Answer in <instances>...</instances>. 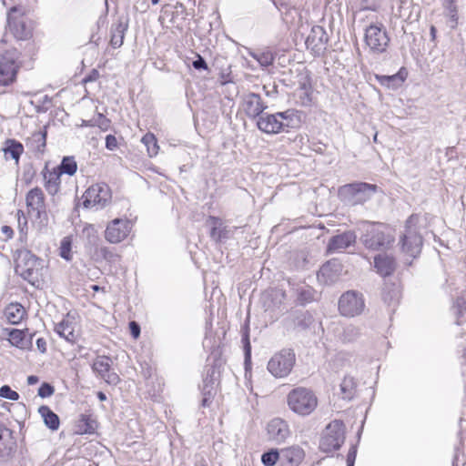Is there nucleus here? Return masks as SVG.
<instances>
[{
    "label": "nucleus",
    "instance_id": "c9c22d12",
    "mask_svg": "<svg viewBox=\"0 0 466 466\" xmlns=\"http://www.w3.org/2000/svg\"><path fill=\"white\" fill-rule=\"evenodd\" d=\"M28 145L32 150L43 153L46 145V131H37L33 133L28 139Z\"/></svg>",
    "mask_w": 466,
    "mask_h": 466
},
{
    "label": "nucleus",
    "instance_id": "b1692460",
    "mask_svg": "<svg viewBox=\"0 0 466 466\" xmlns=\"http://www.w3.org/2000/svg\"><path fill=\"white\" fill-rule=\"evenodd\" d=\"M279 118L282 126L283 132H289V129H295L301 125V113L296 109H287L279 112Z\"/></svg>",
    "mask_w": 466,
    "mask_h": 466
},
{
    "label": "nucleus",
    "instance_id": "f704fd0d",
    "mask_svg": "<svg viewBox=\"0 0 466 466\" xmlns=\"http://www.w3.org/2000/svg\"><path fill=\"white\" fill-rule=\"evenodd\" d=\"M60 177L61 174L57 170L49 171L44 175L45 187L47 192L51 195H55L58 192L60 187Z\"/></svg>",
    "mask_w": 466,
    "mask_h": 466
},
{
    "label": "nucleus",
    "instance_id": "f257e3e1",
    "mask_svg": "<svg viewBox=\"0 0 466 466\" xmlns=\"http://www.w3.org/2000/svg\"><path fill=\"white\" fill-rule=\"evenodd\" d=\"M287 403L294 413L308 416L316 410L318 398L310 389L298 387L289 392Z\"/></svg>",
    "mask_w": 466,
    "mask_h": 466
},
{
    "label": "nucleus",
    "instance_id": "4c0bfd02",
    "mask_svg": "<svg viewBox=\"0 0 466 466\" xmlns=\"http://www.w3.org/2000/svg\"><path fill=\"white\" fill-rule=\"evenodd\" d=\"M57 171L62 174L73 176L77 170V164L74 157H64Z\"/></svg>",
    "mask_w": 466,
    "mask_h": 466
},
{
    "label": "nucleus",
    "instance_id": "e433bc0d",
    "mask_svg": "<svg viewBox=\"0 0 466 466\" xmlns=\"http://www.w3.org/2000/svg\"><path fill=\"white\" fill-rule=\"evenodd\" d=\"M241 341L245 352V363L250 360L251 358V345L249 340V319L247 318L245 323L241 327Z\"/></svg>",
    "mask_w": 466,
    "mask_h": 466
},
{
    "label": "nucleus",
    "instance_id": "4468645a",
    "mask_svg": "<svg viewBox=\"0 0 466 466\" xmlns=\"http://www.w3.org/2000/svg\"><path fill=\"white\" fill-rule=\"evenodd\" d=\"M92 370L97 377L107 384L116 385L120 379L116 372L111 371V360L106 356H98L92 364Z\"/></svg>",
    "mask_w": 466,
    "mask_h": 466
},
{
    "label": "nucleus",
    "instance_id": "9b49d317",
    "mask_svg": "<svg viewBox=\"0 0 466 466\" xmlns=\"http://www.w3.org/2000/svg\"><path fill=\"white\" fill-rule=\"evenodd\" d=\"M364 308L363 295L355 290L344 292L339 299V310L345 317L358 316L364 310Z\"/></svg>",
    "mask_w": 466,
    "mask_h": 466
},
{
    "label": "nucleus",
    "instance_id": "338daca9",
    "mask_svg": "<svg viewBox=\"0 0 466 466\" xmlns=\"http://www.w3.org/2000/svg\"><path fill=\"white\" fill-rule=\"evenodd\" d=\"M97 398H98V399H99V400H101V401H104V400H106V394H105L104 392H102V391H98V392H97Z\"/></svg>",
    "mask_w": 466,
    "mask_h": 466
},
{
    "label": "nucleus",
    "instance_id": "13d9d810",
    "mask_svg": "<svg viewBox=\"0 0 466 466\" xmlns=\"http://www.w3.org/2000/svg\"><path fill=\"white\" fill-rule=\"evenodd\" d=\"M129 329L131 335L137 339L140 335V326L136 321H131L129 323Z\"/></svg>",
    "mask_w": 466,
    "mask_h": 466
},
{
    "label": "nucleus",
    "instance_id": "c85d7f7f",
    "mask_svg": "<svg viewBox=\"0 0 466 466\" xmlns=\"http://www.w3.org/2000/svg\"><path fill=\"white\" fill-rule=\"evenodd\" d=\"M339 396L346 400H351L357 391V381L351 376H345L339 385Z\"/></svg>",
    "mask_w": 466,
    "mask_h": 466
},
{
    "label": "nucleus",
    "instance_id": "774afa93",
    "mask_svg": "<svg viewBox=\"0 0 466 466\" xmlns=\"http://www.w3.org/2000/svg\"><path fill=\"white\" fill-rule=\"evenodd\" d=\"M175 8L176 9H181V11H185V9H186L184 5L181 4V3H177V5H175Z\"/></svg>",
    "mask_w": 466,
    "mask_h": 466
},
{
    "label": "nucleus",
    "instance_id": "79ce46f5",
    "mask_svg": "<svg viewBox=\"0 0 466 466\" xmlns=\"http://www.w3.org/2000/svg\"><path fill=\"white\" fill-rule=\"evenodd\" d=\"M202 400L201 406L206 408L209 407L214 400V397L217 394L216 388H212L211 386L206 385L201 387Z\"/></svg>",
    "mask_w": 466,
    "mask_h": 466
},
{
    "label": "nucleus",
    "instance_id": "4d7b16f0",
    "mask_svg": "<svg viewBox=\"0 0 466 466\" xmlns=\"http://www.w3.org/2000/svg\"><path fill=\"white\" fill-rule=\"evenodd\" d=\"M106 147L108 150H115L117 147V140L115 136L107 135L106 137Z\"/></svg>",
    "mask_w": 466,
    "mask_h": 466
},
{
    "label": "nucleus",
    "instance_id": "e2e57ef3",
    "mask_svg": "<svg viewBox=\"0 0 466 466\" xmlns=\"http://www.w3.org/2000/svg\"><path fill=\"white\" fill-rule=\"evenodd\" d=\"M2 232L5 233L7 238H12L13 235V229L8 226L2 227Z\"/></svg>",
    "mask_w": 466,
    "mask_h": 466
},
{
    "label": "nucleus",
    "instance_id": "39448f33",
    "mask_svg": "<svg viewBox=\"0 0 466 466\" xmlns=\"http://www.w3.org/2000/svg\"><path fill=\"white\" fill-rule=\"evenodd\" d=\"M345 441V427L339 420L328 424L319 441V449L323 452L339 450Z\"/></svg>",
    "mask_w": 466,
    "mask_h": 466
},
{
    "label": "nucleus",
    "instance_id": "bf43d9fd",
    "mask_svg": "<svg viewBox=\"0 0 466 466\" xmlns=\"http://www.w3.org/2000/svg\"><path fill=\"white\" fill-rule=\"evenodd\" d=\"M36 347L40 352L45 353L46 351V341L43 338L36 339Z\"/></svg>",
    "mask_w": 466,
    "mask_h": 466
},
{
    "label": "nucleus",
    "instance_id": "cd10ccee",
    "mask_svg": "<svg viewBox=\"0 0 466 466\" xmlns=\"http://www.w3.org/2000/svg\"><path fill=\"white\" fill-rule=\"evenodd\" d=\"M4 313L8 323L16 325L25 316V309L20 303H10L5 307Z\"/></svg>",
    "mask_w": 466,
    "mask_h": 466
},
{
    "label": "nucleus",
    "instance_id": "dca6fc26",
    "mask_svg": "<svg viewBox=\"0 0 466 466\" xmlns=\"http://www.w3.org/2000/svg\"><path fill=\"white\" fill-rule=\"evenodd\" d=\"M243 108L246 115L251 119H258L268 108L261 96L256 93H248L243 96Z\"/></svg>",
    "mask_w": 466,
    "mask_h": 466
},
{
    "label": "nucleus",
    "instance_id": "c03bdc74",
    "mask_svg": "<svg viewBox=\"0 0 466 466\" xmlns=\"http://www.w3.org/2000/svg\"><path fill=\"white\" fill-rule=\"evenodd\" d=\"M8 340L9 342L17 348H23V341L25 339V334L20 329H12L8 332Z\"/></svg>",
    "mask_w": 466,
    "mask_h": 466
},
{
    "label": "nucleus",
    "instance_id": "bb28decb",
    "mask_svg": "<svg viewBox=\"0 0 466 466\" xmlns=\"http://www.w3.org/2000/svg\"><path fill=\"white\" fill-rule=\"evenodd\" d=\"M407 73L404 68H400V71L391 76H377V79L381 86H384L390 89L399 88L405 81Z\"/></svg>",
    "mask_w": 466,
    "mask_h": 466
},
{
    "label": "nucleus",
    "instance_id": "0e129e2a",
    "mask_svg": "<svg viewBox=\"0 0 466 466\" xmlns=\"http://www.w3.org/2000/svg\"><path fill=\"white\" fill-rule=\"evenodd\" d=\"M436 34H437L436 27L434 25H431L430 28V35H431V38L432 41H434L436 39Z\"/></svg>",
    "mask_w": 466,
    "mask_h": 466
},
{
    "label": "nucleus",
    "instance_id": "864d4df0",
    "mask_svg": "<svg viewBox=\"0 0 466 466\" xmlns=\"http://www.w3.org/2000/svg\"><path fill=\"white\" fill-rule=\"evenodd\" d=\"M100 77V74L97 69H92L82 80L84 85L91 82H96Z\"/></svg>",
    "mask_w": 466,
    "mask_h": 466
},
{
    "label": "nucleus",
    "instance_id": "69168bd1",
    "mask_svg": "<svg viewBox=\"0 0 466 466\" xmlns=\"http://www.w3.org/2000/svg\"><path fill=\"white\" fill-rule=\"evenodd\" d=\"M38 381V378L36 376L31 375L27 378V382L29 385H34Z\"/></svg>",
    "mask_w": 466,
    "mask_h": 466
},
{
    "label": "nucleus",
    "instance_id": "f03ea898",
    "mask_svg": "<svg viewBox=\"0 0 466 466\" xmlns=\"http://www.w3.org/2000/svg\"><path fill=\"white\" fill-rule=\"evenodd\" d=\"M377 190L378 187L375 184L355 182L341 186L339 188L338 194L344 203L356 206L362 205L370 200Z\"/></svg>",
    "mask_w": 466,
    "mask_h": 466
},
{
    "label": "nucleus",
    "instance_id": "f3484780",
    "mask_svg": "<svg viewBox=\"0 0 466 466\" xmlns=\"http://www.w3.org/2000/svg\"><path fill=\"white\" fill-rule=\"evenodd\" d=\"M356 239L357 236L354 231H344L329 238L327 250L329 253H341L348 248L354 246Z\"/></svg>",
    "mask_w": 466,
    "mask_h": 466
},
{
    "label": "nucleus",
    "instance_id": "a19ab883",
    "mask_svg": "<svg viewBox=\"0 0 466 466\" xmlns=\"http://www.w3.org/2000/svg\"><path fill=\"white\" fill-rule=\"evenodd\" d=\"M141 142L147 147L149 157H154L158 152V145L156 137L152 133H147L141 139Z\"/></svg>",
    "mask_w": 466,
    "mask_h": 466
},
{
    "label": "nucleus",
    "instance_id": "ea45409f",
    "mask_svg": "<svg viewBox=\"0 0 466 466\" xmlns=\"http://www.w3.org/2000/svg\"><path fill=\"white\" fill-rule=\"evenodd\" d=\"M250 56L256 59L263 67H268L273 64L275 56L270 50L253 52Z\"/></svg>",
    "mask_w": 466,
    "mask_h": 466
},
{
    "label": "nucleus",
    "instance_id": "8fccbe9b",
    "mask_svg": "<svg viewBox=\"0 0 466 466\" xmlns=\"http://www.w3.org/2000/svg\"><path fill=\"white\" fill-rule=\"evenodd\" d=\"M82 234L88 239L89 243H94L97 238V231L93 225H86Z\"/></svg>",
    "mask_w": 466,
    "mask_h": 466
},
{
    "label": "nucleus",
    "instance_id": "aec40b11",
    "mask_svg": "<svg viewBox=\"0 0 466 466\" xmlns=\"http://www.w3.org/2000/svg\"><path fill=\"white\" fill-rule=\"evenodd\" d=\"M279 112L275 114L263 113L257 119L258 128L266 134L274 135L279 134L282 131V126L279 118Z\"/></svg>",
    "mask_w": 466,
    "mask_h": 466
},
{
    "label": "nucleus",
    "instance_id": "6e6552de",
    "mask_svg": "<svg viewBox=\"0 0 466 466\" xmlns=\"http://www.w3.org/2000/svg\"><path fill=\"white\" fill-rule=\"evenodd\" d=\"M19 53L16 49L5 50L0 55V87L11 85L16 77L19 66Z\"/></svg>",
    "mask_w": 466,
    "mask_h": 466
},
{
    "label": "nucleus",
    "instance_id": "052dcab7",
    "mask_svg": "<svg viewBox=\"0 0 466 466\" xmlns=\"http://www.w3.org/2000/svg\"><path fill=\"white\" fill-rule=\"evenodd\" d=\"M329 265H324L319 269V273L318 274V278L320 279V278H324L326 276H329Z\"/></svg>",
    "mask_w": 466,
    "mask_h": 466
},
{
    "label": "nucleus",
    "instance_id": "09e8293b",
    "mask_svg": "<svg viewBox=\"0 0 466 466\" xmlns=\"http://www.w3.org/2000/svg\"><path fill=\"white\" fill-rule=\"evenodd\" d=\"M0 397L10 400H17L19 394L13 390L8 385H4L0 388Z\"/></svg>",
    "mask_w": 466,
    "mask_h": 466
},
{
    "label": "nucleus",
    "instance_id": "de8ad7c7",
    "mask_svg": "<svg viewBox=\"0 0 466 466\" xmlns=\"http://www.w3.org/2000/svg\"><path fill=\"white\" fill-rule=\"evenodd\" d=\"M71 240L69 238H64L60 244V256L66 260L71 259Z\"/></svg>",
    "mask_w": 466,
    "mask_h": 466
},
{
    "label": "nucleus",
    "instance_id": "603ef678",
    "mask_svg": "<svg viewBox=\"0 0 466 466\" xmlns=\"http://www.w3.org/2000/svg\"><path fill=\"white\" fill-rule=\"evenodd\" d=\"M55 389L54 387L46 382L42 383V385L38 389V395L41 398H47L54 394Z\"/></svg>",
    "mask_w": 466,
    "mask_h": 466
},
{
    "label": "nucleus",
    "instance_id": "473e14b6",
    "mask_svg": "<svg viewBox=\"0 0 466 466\" xmlns=\"http://www.w3.org/2000/svg\"><path fill=\"white\" fill-rule=\"evenodd\" d=\"M55 331L61 338H64L66 341L71 343L75 342L77 337L75 333L74 327L68 320L66 319H63L56 325Z\"/></svg>",
    "mask_w": 466,
    "mask_h": 466
},
{
    "label": "nucleus",
    "instance_id": "c756f323",
    "mask_svg": "<svg viewBox=\"0 0 466 466\" xmlns=\"http://www.w3.org/2000/svg\"><path fill=\"white\" fill-rule=\"evenodd\" d=\"M38 412L43 418L44 423L47 428L52 431H56L59 428V417L48 406H40Z\"/></svg>",
    "mask_w": 466,
    "mask_h": 466
},
{
    "label": "nucleus",
    "instance_id": "49530a36",
    "mask_svg": "<svg viewBox=\"0 0 466 466\" xmlns=\"http://www.w3.org/2000/svg\"><path fill=\"white\" fill-rule=\"evenodd\" d=\"M17 222H18V229L20 233V238L24 239L27 236V218L25 216L22 210H17L16 213Z\"/></svg>",
    "mask_w": 466,
    "mask_h": 466
},
{
    "label": "nucleus",
    "instance_id": "5701e85b",
    "mask_svg": "<svg viewBox=\"0 0 466 466\" xmlns=\"http://www.w3.org/2000/svg\"><path fill=\"white\" fill-rule=\"evenodd\" d=\"M15 448L13 431L0 422V458H7Z\"/></svg>",
    "mask_w": 466,
    "mask_h": 466
},
{
    "label": "nucleus",
    "instance_id": "7c9ffc66",
    "mask_svg": "<svg viewBox=\"0 0 466 466\" xmlns=\"http://www.w3.org/2000/svg\"><path fill=\"white\" fill-rule=\"evenodd\" d=\"M5 158L8 159L9 157L14 159L15 163L17 164L20 158V156L24 152V147L23 145L15 140V139H7L5 141V146L3 148Z\"/></svg>",
    "mask_w": 466,
    "mask_h": 466
},
{
    "label": "nucleus",
    "instance_id": "2f4dec72",
    "mask_svg": "<svg viewBox=\"0 0 466 466\" xmlns=\"http://www.w3.org/2000/svg\"><path fill=\"white\" fill-rule=\"evenodd\" d=\"M444 15L448 18V25L451 29H455L458 25V8L454 0H442Z\"/></svg>",
    "mask_w": 466,
    "mask_h": 466
},
{
    "label": "nucleus",
    "instance_id": "412c9836",
    "mask_svg": "<svg viewBox=\"0 0 466 466\" xmlns=\"http://www.w3.org/2000/svg\"><path fill=\"white\" fill-rule=\"evenodd\" d=\"M267 432L270 440L282 442L289 436V428L284 420L275 418L268 423Z\"/></svg>",
    "mask_w": 466,
    "mask_h": 466
},
{
    "label": "nucleus",
    "instance_id": "ddd939ff",
    "mask_svg": "<svg viewBox=\"0 0 466 466\" xmlns=\"http://www.w3.org/2000/svg\"><path fill=\"white\" fill-rule=\"evenodd\" d=\"M132 223L127 218H115L110 221L105 230V238L112 244L123 241L129 234Z\"/></svg>",
    "mask_w": 466,
    "mask_h": 466
},
{
    "label": "nucleus",
    "instance_id": "58836bf2",
    "mask_svg": "<svg viewBox=\"0 0 466 466\" xmlns=\"http://www.w3.org/2000/svg\"><path fill=\"white\" fill-rule=\"evenodd\" d=\"M315 290L309 286H301L297 289V299L301 305L314 300Z\"/></svg>",
    "mask_w": 466,
    "mask_h": 466
},
{
    "label": "nucleus",
    "instance_id": "0eeeda50",
    "mask_svg": "<svg viewBox=\"0 0 466 466\" xmlns=\"http://www.w3.org/2000/svg\"><path fill=\"white\" fill-rule=\"evenodd\" d=\"M295 360L294 351L283 349L271 357L268 363V370L276 378H285L290 373Z\"/></svg>",
    "mask_w": 466,
    "mask_h": 466
},
{
    "label": "nucleus",
    "instance_id": "9d476101",
    "mask_svg": "<svg viewBox=\"0 0 466 466\" xmlns=\"http://www.w3.org/2000/svg\"><path fill=\"white\" fill-rule=\"evenodd\" d=\"M365 43L370 52L381 54L387 50L390 37L383 25H370L365 30Z\"/></svg>",
    "mask_w": 466,
    "mask_h": 466
},
{
    "label": "nucleus",
    "instance_id": "5fc2aeb1",
    "mask_svg": "<svg viewBox=\"0 0 466 466\" xmlns=\"http://www.w3.org/2000/svg\"><path fill=\"white\" fill-rule=\"evenodd\" d=\"M357 457L356 446H351L347 455V466H354Z\"/></svg>",
    "mask_w": 466,
    "mask_h": 466
},
{
    "label": "nucleus",
    "instance_id": "37998d69",
    "mask_svg": "<svg viewBox=\"0 0 466 466\" xmlns=\"http://www.w3.org/2000/svg\"><path fill=\"white\" fill-rule=\"evenodd\" d=\"M279 460H280V451L276 449H271L261 456V462L265 466H273Z\"/></svg>",
    "mask_w": 466,
    "mask_h": 466
},
{
    "label": "nucleus",
    "instance_id": "a18cd8bd",
    "mask_svg": "<svg viewBox=\"0 0 466 466\" xmlns=\"http://www.w3.org/2000/svg\"><path fill=\"white\" fill-rule=\"evenodd\" d=\"M86 126H97L102 130H107L110 126V121L103 114L98 113L96 116L88 122H85Z\"/></svg>",
    "mask_w": 466,
    "mask_h": 466
},
{
    "label": "nucleus",
    "instance_id": "6ab92c4d",
    "mask_svg": "<svg viewBox=\"0 0 466 466\" xmlns=\"http://www.w3.org/2000/svg\"><path fill=\"white\" fill-rule=\"evenodd\" d=\"M210 226V238L216 242H222L233 237L237 228H230L223 224L222 220L214 216L208 217L207 220Z\"/></svg>",
    "mask_w": 466,
    "mask_h": 466
},
{
    "label": "nucleus",
    "instance_id": "7ed1b4c3",
    "mask_svg": "<svg viewBox=\"0 0 466 466\" xmlns=\"http://www.w3.org/2000/svg\"><path fill=\"white\" fill-rule=\"evenodd\" d=\"M360 240L366 248L378 251L388 248L393 242V238L385 233L382 225L366 222Z\"/></svg>",
    "mask_w": 466,
    "mask_h": 466
},
{
    "label": "nucleus",
    "instance_id": "a878e982",
    "mask_svg": "<svg viewBox=\"0 0 466 466\" xmlns=\"http://www.w3.org/2000/svg\"><path fill=\"white\" fill-rule=\"evenodd\" d=\"M374 267L380 276L387 277L393 273L396 263L390 256L378 255L374 258Z\"/></svg>",
    "mask_w": 466,
    "mask_h": 466
},
{
    "label": "nucleus",
    "instance_id": "4be33fe9",
    "mask_svg": "<svg viewBox=\"0 0 466 466\" xmlns=\"http://www.w3.org/2000/svg\"><path fill=\"white\" fill-rule=\"evenodd\" d=\"M128 28V19L119 17L112 24L110 28V45L114 48H119L125 38V34Z\"/></svg>",
    "mask_w": 466,
    "mask_h": 466
},
{
    "label": "nucleus",
    "instance_id": "423d86ee",
    "mask_svg": "<svg viewBox=\"0 0 466 466\" xmlns=\"http://www.w3.org/2000/svg\"><path fill=\"white\" fill-rule=\"evenodd\" d=\"M6 28L17 40H25L32 35V27L21 7L13 6L7 13Z\"/></svg>",
    "mask_w": 466,
    "mask_h": 466
},
{
    "label": "nucleus",
    "instance_id": "72a5a7b5",
    "mask_svg": "<svg viewBox=\"0 0 466 466\" xmlns=\"http://www.w3.org/2000/svg\"><path fill=\"white\" fill-rule=\"evenodd\" d=\"M220 361L216 360L211 366L207 368L206 375L203 378L202 386L208 385L212 388H216V384L220 374Z\"/></svg>",
    "mask_w": 466,
    "mask_h": 466
},
{
    "label": "nucleus",
    "instance_id": "1a4fd4ad",
    "mask_svg": "<svg viewBox=\"0 0 466 466\" xmlns=\"http://www.w3.org/2000/svg\"><path fill=\"white\" fill-rule=\"evenodd\" d=\"M84 207L95 208L96 210L103 208L111 199V191L106 184H95L89 187L83 196Z\"/></svg>",
    "mask_w": 466,
    "mask_h": 466
},
{
    "label": "nucleus",
    "instance_id": "680f3d73",
    "mask_svg": "<svg viewBox=\"0 0 466 466\" xmlns=\"http://www.w3.org/2000/svg\"><path fill=\"white\" fill-rule=\"evenodd\" d=\"M101 253L106 259H109L114 256V254L107 248H102Z\"/></svg>",
    "mask_w": 466,
    "mask_h": 466
},
{
    "label": "nucleus",
    "instance_id": "3c124183",
    "mask_svg": "<svg viewBox=\"0 0 466 466\" xmlns=\"http://www.w3.org/2000/svg\"><path fill=\"white\" fill-rule=\"evenodd\" d=\"M464 304H465V302H464L463 299L459 298V299H456V302H455V304L453 306V309L455 310L454 313L457 316V319H459L460 317L463 316L464 311L466 310V308L464 307ZM456 323L458 325L461 324L459 319H457Z\"/></svg>",
    "mask_w": 466,
    "mask_h": 466
},
{
    "label": "nucleus",
    "instance_id": "f8f14e48",
    "mask_svg": "<svg viewBox=\"0 0 466 466\" xmlns=\"http://www.w3.org/2000/svg\"><path fill=\"white\" fill-rule=\"evenodd\" d=\"M38 268V258L30 251H24L19 254L16 259L15 271L24 279L33 282L37 278Z\"/></svg>",
    "mask_w": 466,
    "mask_h": 466
},
{
    "label": "nucleus",
    "instance_id": "a211bd4d",
    "mask_svg": "<svg viewBox=\"0 0 466 466\" xmlns=\"http://www.w3.org/2000/svg\"><path fill=\"white\" fill-rule=\"evenodd\" d=\"M328 35L325 29L322 26L314 25L306 38L305 44L308 49H310L316 55H319L326 49Z\"/></svg>",
    "mask_w": 466,
    "mask_h": 466
},
{
    "label": "nucleus",
    "instance_id": "2eb2a0df",
    "mask_svg": "<svg viewBox=\"0 0 466 466\" xmlns=\"http://www.w3.org/2000/svg\"><path fill=\"white\" fill-rule=\"evenodd\" d=\"M25 202L28 212L35 214L37 219L46 216L45 195L41 188L36 187L29 190L25 197Z\"/></svg>",
    "mask_w": 466,
    "mask_h": 466
},
{
    "label": "nucleus",
    "instance_id": "6e6d98bb",
    "mask_svg": "<svg viewBox=\"0 0 466 466\" xmlns=\"http://www.w3.org/2000/svg\"><path fill=\"white\" fill-rule=\"evenodd\" d=\"M192 66L197 70H207L208 69V64L206 60L198 55V58L193 61Z\"/></svg>",
    "mask_w": 466,
    "mask_h": 466
},
{
    "label": "nucleus",
    "instance_id": "20e7f679",
    "mask_svg": "<svg viewBox=\"0 0 466 466\" xmlns=\"http://www.w3.org/2000/svg\"><path fill=\"white\" fill-rule=\"evenodd\" d=\"M419 217L411 215L406 221L405 231L400 238L402 251L411 258H415L421 251L422 237L417 228Z\"/></svg>",
    "mask_w": 466,
    "mask_h": 466
},
{
    "label": "nucleus",
    "instance_id": "393cba45",
    "mask_svg": "<svg viewBox=\"0 0 466 466\" xmlns=\"http://www.w3.org/2000/svg\"><path fill=\"white\" fill-rule=\"evenodd\" d=\"M304 456V451L299 446H291L280 450V460L291 466L299 465Z\"/></svg>",
    "mask_w": 466,
    "mask_h": 466
}]
</instances>
